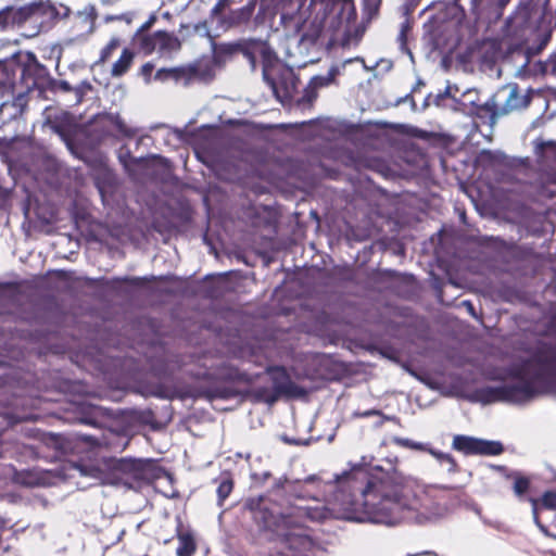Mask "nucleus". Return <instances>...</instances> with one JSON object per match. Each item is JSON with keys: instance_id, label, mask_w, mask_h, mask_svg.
Listing matches in <instances>:
<instances>
[{"instance_id": "37", "label": "nucleus", "mask_w": 556, "mask_h": 556, "mask_svg": "<svg viewBox=\"0 0 556 556\" xmlns=\"http://www.w3.org/2000/svg\"><path fill=\"white\" fill-rule=\"evenodd\" d=\"M228 378L233 381L244 382V383H249V384L252 383V377L249 374L240 371L237 368L230 369V371L228 374Z\"/></svg>"}, {"instance_id": "53", "label": "nucleus", "mask_w": 556, "mask_h": 556, "mask_svg": "<svg viewBox=\"0 0 556 556\" xmlns=\"http://www.w3.org/2000/svg\"><path fill=\"white\" fill-rule=\"evenodd\" d=\"M453 1H454L455 5H458V3H457V2H458V0H453Z\"/></svg>"}, {"instance_id": "36", "label": "nucleus", "mask_w": 556, "mask_h": 556, "mask_svg": "<svg viewBox=\"0 0 556 556\" xmlns=\"http://www.w3.org/2000/svg\"><path fill=\"white\" fill-rule=\"evenodd\" d=\"M318 97V90L308 83L300 100L301 103L312 104Z\"/></svg>"}, {"instance_id": "2", "label": "nucleus", "mask_w": 556, "mask_h": 556, "mask_svg": "<svg viewBox=\"0 0 556 556\" xmlns=\"http://www.w3.org/2000/svg\"><path fill=\"white\" fill-rule=\"evenodd\" d=\"M305 0H281L280 24L289 36L315 42L323 34L342 46L357 43L365 29L356 24L354 0H311L312 21L305 17Z\"/></svg>"}, {"instance_id": "45", "label": "nucleus", "mask_w": 556, "mask_h": 556, "mask_svg": "<svg viewBox=\"0 0 556 556\" xmlns=\"http://www.w3.org/2000/svg\"><path fill=\"white\" fill-rule=\"evenodd\" d=\"M80 440L83 442H86V443L92 445V446H101L102 445V442L92 435H81Z\"/></svg>"}, {"instance_id": "31", "label": "nucleus", "mask_w": 556, "mask_h": 556, "mask_svg": "<svg viewBox=\"0 0 556 556\" xmlns=\"http://www.w3.org/2000/svg\"><path fill=\"white\" fill-rule=\"evenodd\" d=\"M156 278L154 276L148 278V277H122V278H114L112 280V283L121 285V283H127L134 287H143L148 282L154 281Z\"/></svg>"}, {"instance_id": "24", "label": "nucleus", "mask_w": 556, "mask_h": 556, "mask_svg": "<svg viewBox=\"0 0 556 556\" xmlns=\"http://www.w3.org/2000/svg\"><path fill=\"white\" fill-rule=\"evenodd\" d=\"M364 18L368 22L378 16L382 0H361Z\"/></svg>"}, {"instance_id": "30", "label": "nucleus", "mask_w": 556, "mask_h": 556, "mask_svg": "<svg viewBox=\"0 0 556 556\" xmlns=\"http://www.w3.org/2000/svg\"><path fill=\"white\" fill-rule=\"evenodd\" d=\"M412 30V22L409 18H405V21L401 25L400 33L397 35V42L400 46V49L403 52H409L407 42H408V35Z\"/></svg>"}, {"instance_id": "10", "label": "nucleus", "mask_w": 556, "mask_h": 556, "mask_svg": "<svg viewBox=\"0 0 556 556\" xmlns=\"http://www.w3.org/2000/svg\"><path fill=\"white\" fill-rule=\"evenodd\" d=\"M264 78L271 88L273 93L277 100L280 102H286L292 99L293 91L295 89L292 73L288 72L278 76L277 78H274L269 77L267 73L264 72Z\"/></svg>"}, {"instance_id": "23", "label": "nucleus", "mask_w": 556, "mask_h": 556, "mask_svg": "<svg viewBox=\"0 0 556 556\" xmlns=\"http://www.w3.org/2000/svg\"><path fill=\"white\" fill-rule=\"evenodd\" d=\"M340 74V70L338 66H331L327 73V75L321 76L317 75L312 77L309 84H312L317 90L324 87H328L331 84L336 83L337 76Z\"/></svg>"}, {"instance_id": "18", "label": "nucleus", "mask_w": 556, "mask_h": 556, "mask_svg": "<svg viewBox=\"0 0 556 556\" xmlns=\"http://www.w3.org/2000/svg\"><path fill=\"white\" fill-rule=\"evenodd\" d=\"M94 182L100 193L103 194L106 188L115 184V177L111 169L101 164L94 174Z\"/></svg>"}, {"instance_id": "34", "label": "nucleus", "mask_w": 556, "mask_h": 556, "mask_svg": "<svg viewBox=\"0 0 556 556\" xmlns=\"http://www.w3.org/2000/svg\"><path fill=\"white\" fill-rule=\"evenodd\" d=\"M140 47L147 52L152 53L157 48V39L155 33L153 35H144L140 38Z\"/></svg>"}, {"instance_id": "15", "label": "nucleus", "mask_w": 556, "mask_h": 556, "mask_svg": "<svg viewBox=\"0 0 556 556\" xmlns=\"http://www.w3.org/2000/svg\"><path fill=\"white\" fill-rule=\"evenodd\" d=\"M480 439L456 434L453 438L452 447L453 450L460 452L465 455H478Z\"/></svg>"}, {"instance_id": "1", "label": "nucleus", "mask_w": 556, "mask_h": 556, "mask_svg": "<svg viewBox=\"0 0 556 556\" xmlns=\"http://www.w3.org/2000/svg\"><path fill=\"white\" fill-rule=\"evenodd\" d=\"M338 484L336 498L348 518L358 521L395 525L404 510L416 509L419 503L416 483L396 469H356L339 478Z\"/></svg>"}, {"instance_id": "13", "label": "nucleus", "mask_w": 556, "mask_h": 556, "mask_svg": "<svg viewBox=\"0 0 556 556\" xmlns=\"http://www.w3.org/2000/svg\"><path fill=\"white\" fill-rule=\"evenodd\" d=\"M105 416L104 409L97 405L81 404L79 406L80 424L91 426L94 428L101 427V419Z\"/></svg>"}, {"instance_id": "25", "label": "nucleus", "mask_w": 556, "mask_h": 556, "mask_svg": "<svg viewBox=\"0 0 556 556\" xmlns=\"http://www.w3.org/2000/svg\"><path fill=\"white\" fill-rule=\"evenodd\" d=\"M253 9V5L248 4L236 11H232L229 16V23L231 25L247 23L252 16Z\"/></svg>"}, {"instance_id": "29", "label": "nucleus", "mask_w": 556, "mask_h": 556, "mask_svg": "<svg viewBox=\"0 0 556 556\" xmlns=\"http://www.w3.org/2000/svg\"><path fill=\"white\" fill-rule=\"evenodd\" d=\"M530 484L531 482L528 477L520 473L514 475L513 490L518 497L521 498L529 491Z\"/></svg>"}, {"instance_id": "35", "label": "nucleus", "mask_w": 556, "mask_h": 556, "mask_svg": "<svg viewBox=\"0 0 556 556\" xmlns=\"http://www.w3.org/2000/svg\"><path fill=\"white\" fill-rule=\"evenodd\" d=\"M421 0H404L400 7V11L405 18H410Z\"/></svg>"}, {"instance_id": "11", "label": "nucleus", "mask_w": 556, "mask_h": 556, "mask_svg": "<svg viewBox=\"0 0 556 556\" xmlns=\"http://www.w3.org/2000/svg\"><path fill=\"white\" fill-rule=\"evenodd\" d=\"M176 536L178 539L177 556H193L197 552V542L193 533L185 529L184 523L178 519L176 527Z\"/></svg>"}, {"instance_id": "7", "label": "nucleus", "mask_w": 556, "mask_h": 556, "mask_svg": "<svg viewBox=\"0 0 556 556\" xmlns=\"http://www.w3.org/2000/svg\"><path fill=\"white\" fill-rule=\"evenodd\" d=\"M18 72L21 81L28 90L38 88L49 75L47 67L39 63L34 53L27 54V59L20 65Z\"/></svg>"}, {"instance_id": "16", "label": "nucleus", "mask_w": 556, "mask_h": 556, "mask_svg": "<svg viewBox=\"0 0 556 556\" xmlns=\"http://www.w3.org/2000/svg\"><path fill=\"white\" fill-rule=\"evenodd\" d=\"M134 59H135V52L131 49H129V48L123 49L122 54L119 55L118 60L116 62H114L112 65L111 75L113 77H121V76L125 75L129 71V68L134 62Z\"/></svg>"}, {"instance_id": "47", "label": "nucleus", "mask_w": 556, "mask_h": 556, "mask_svg": "<svg viewBox=\"0 0 556 556\" xmlns=\"http://www.w3.org/2000/svg\"><path fill=\"white\" fill-rule=\"evenodd\" d=\"M58 86H59V89L64 92H70L73 90L72 86L66 80H60Z\"/></svg>"}, {"instance_id": "41", "label": "nucleus", "mask_w": 556, "mask_h": 556, "mask_svg": "<svg viewBox=\"0 0 556 556\" xmlns=\"http://www.w3.org/2000/svg\"><path fill=\"white\" fill-rule=\"evenodd\" d=\"M153 71L154 65L151 62H147L141 66L140 73L147 80H150Z\"/></svg>"}, {"instance_id": "8", "label": "nucleus", "mask_w": 556, "mask_h": 556, "mask_svg": "<svg viewBox=\"0 0 556 556\" xmlns=\"http://www.w3.org/2000/svg\"><path fill=\"white\" fill-rule=\"evenodd\" d=\"M509 2L510 0H471L470 12L476 21L496 22L501 20Z\"/></svg>"}, {"instance_id": "17", "label": "nucleus", "mask_w": 556, "mask_h": 556, "mask_svg": "<svg viewBox=\"0 0 556 556\" xmlns=\"http://www.w3.org/2000/svg\"><path fill=\"white\" fill-rule=\"evenodd\" d=\"M295 520L302 518H307L312 521H323L328 517V509L324 506L321 507H298L294 511L291 513Z\"/></svg>"}, {"instance_id": "6", "label": "nucleus", "mask_w": 556, "mask_h": 556, "mask_svg": "<svg viewBox=\"0 0 556 556\" xmlns=\"http://www.w3.org/2000/svg\"><path fill=\"white\" fill-rule=\"evenodd\" d=\"M112 469L118 481L129 484L130 481L146 480L150 464L142 459L121 458L114 463Z\"/></svg>"}, {"instance_id": "33", "label": "nucleus", "mask_w": 556, "mask_h": 556, "mask_svg": "<svg viewBox=\"0 0 556 556\" xmlns=\"http://www.w3.org/2000/svg\"><path fill=\"white\" fill-rule=\"evenodd\" d=\"M238 47H239V40H237L235 42H224V43H219L216 47L215 51H216L217 55H219V56H222V55L230 56V55L238 53Z\"/></svg>"}, {"instance_id": "20", "label": "nucleus", "mask_w": 556, "mask_h": 556, "mask_svg": "<svg viewBox=\"0 0 556 556\" xmlns=\"http://www.w3.org/2000/svg\"><path fill=\"white\" fill-rule=\"evenodd\" d=\"M106 119L122 137L130 139L137 135V129L128 126L119 114H108Z\"/></svg>"}, {"instance_id": "43", "label": "nucleus", "mask_w": 556, "mask_h": 556, "mask_svg": "<svg viewBox=\"0 0 556 556\" xmlns=\"http://www.w3.org/2000/svg\"><path fill=\"white\" fill-rule=\"evenodd\" d=\"M156 22V16L154 14L150 15V17L140 26L138 29V34L148 31Z\"/></svg>"}, {"instance_id": "19", "label": "nucleus", "mask_w": 556, "mask_h": 556, "mask_svg": "<svg viewBox=\"0 0 556 556\" xmlns=\"http://www.w3.org/2000/svg\"><path fill=\"white\" fill-rule=\"evenodd\" d=\"M217 481H218V485H217V490H216L217 506L223 507L225 501L228 498V496L231 494V492L233 490L235 482H233V479L231 478L230 473H228V472L225 473L224 476H222Z\"/></svg>"}, {"instance_id": "46", "label": "nucleus", "mask_w": 556, "mask_h": 556, "mask_svg": "<svg viewBox=\"0 0 556 556\" xmlns=\"http://www.w3.org/2000/svg\"><path fill=\"white\" fill-rule=\"evenodd\" d=\"M547 67L549 68L552 74H556V54L548 59Z\"/></svg>"}, {"instance_id": "3", "label": "nucleus", "mask_w": 556, "mask_h": 556, "mask_svg": "<svg viewBox=\"0 0 556 556\" xmlns=\"http://www.w3.org/2000/svg\"><path fill=\"white\" fill-rule=\"evenodd\" d=\"M508 376L517 382L477 389L476 400L482 404L526 403L540 394L556 392V344H543L530 358L511 367Z\"/></svg>"}, {"instance_id": "39", "label": "nucleus", "mask_w": 556, "mask_h": 556, "mask_svg": "<svg viewBox=\"0 0 556 556\" xmlns=\"http://www.w3.org/2000/svg\"><path fill=\"white\" fill-rule=\"evenodd\" d=\"M476 114L478 116H489L491 118V121L493 122L496 116V111H495L494 106H491L489 104H483V105H477Z\"/></svg>"}, {"instance_id": "28", "label": "nucleus", "mask_w": 556, "mask_h": 556, "mask_svg": "<svg viewBox=\"0 0 556 556\" xmlns=\"http://www.w3.org/2000/svg\"><path fill=\"white\" fill-rule=\"evenodd\" d=\"M121 46V40L116 37L111 38V40L108 42L105 47L102 48L100 52L99 60L96 62V64H104L108 62L112 54L115 52L117 48Z\"/></svg>"}, {"instance_id": "52", "label": "nucleus", "mask_w": 556, "mask_h": 556, "mask_svg": "<svg viewBox=\"0 0 556 556\" xmlns=\"http://www.w3.org/2000/svg\"><path fill=\"white\" fill-rule=\"evenodd\" d=\"M294 556H309L307 553L303 555H294Z\"/></svg>"}, {"instance_id": "9", "label": "nucleus", "mask_w": 556, "mask_h": 556, "mask_svg": "<svg viewBox=\"0 0 556 556\" xmlns=\"http://www.w3.org/2000/svg\"><path fill=\"white\" fill-rule=\"evenodd\" d=\"M200 77L199 67L194 64L185 66H177L170 68H160L154 75V79L157 81L174 80L176 83L182 81L184 85L188 86L193 80Z\"/></svg>"}, {"instance_id": "51", "label": "nucleus", "mask_w": 556, "mask_h": 556, "mask_svg": "<svg viewBox=\"0 0 556 556\" xmlns=\"http://www.w3.org/2000/svg\"><path fill=\"white\" fill-rule=\"evenodd\" d=\"M439 21H440V17H439L438 15H434V16L431 18L430 23L435 24V23H437V22H439Z\"/></svg>"}, {"instance_id": "21", "label": "nucleus", "mask_w": 556, "mask_h": 556, "mask_svg": "<svg viewBox=\"0 0 556 556\" xmlns=\"http://www.w3.org/2000/svg\"><path fill=\"white\" fill-rule=\"evenodd\" d=\"M533 513L536 515L539 508L556 510V491H546L540 500L530 498Z\"/></svg>"}, {"instance_id": "32", "label": "nucleus", "mask_w": 556, "mask_h": 556, "mask_svg": "<svg viewBox=\"0 0 556 556\" xmlns=\"http://www.w3.org/2000/svg\"><path fill=\"white\" fill-rule=\"evenodd\" d=\"M15 17L13 14V7H5L0 10V28L7 29L9 27H15Z\"/></svg>"}, {"instance_id": "26", "label": "nucleus", "mask_w": 556, "mask_h": 556, "mask_svg": "<svg viewBox=\"0 0 556 556\" xmlns=\"http://www.w3.org/2000/svg\"><path fill=\"white\" fill-rule=\"evenodd\" d=\"M504 451V447L501 442L497 441H486L480 439L479 441V452L478 455H500Z\"/></svg>"}, {"instance_id": "40", "label": "nucleus", "mask_w": 556, "mask_h": 556, "mask_svg": "<svg viewBox=\"0 0 556 556\" xmlns=\"http://www.w3.org/2000/svg\"><path fill=\"white\" fill-rule=\"evenodd\" d=\"M45 443L48 446H52L56 451L62 450V438L60 435L49 434L48 437L45 438Z\"/></svg>"}, {"instance_id": "38", "label": "nucleus", "mask_w": 556, "mask_h": 556, "mask_svg": "<svg viewBox=\"0 0 556 556\" xmlns=\"http://www.w3.org/2000/svg\"><path fill=\"white\" fill-rule=\"evenodd\" d=\"M437 457L441 462H445L446 464H448V466H450L448 471H451V472L459 471V466H458L456 459L451 454L439 453V454H437Z\"/></svg>"}, {"instance_id": "50", "label": "nucleus", "mask_w": 556, "mask_h": 556, "mask_svg": "<svg viewBox=\"0 0 556 556\" xmlns=\"http://www.w3.org/2000/svg\"><path fill=\"white\" fill-rule=\"evenodd\" d=\"M401 443L404 445V446H413V444L409 442V440L405 439V440H401Z\"/></svg>"}, {"instance_id": "44", "label": "nucleus", "mask_w": 556, "mask_h": 556, "mask_svg": "<svg viewBox=\"0 0 556 556\" xmlns=\"http://www.w3.org/2000/svg\"><path fill=\"white\" fill-rule=\"evenodd\" d=\"M227 7V0H218L217 3L212 9V14L218 15L223 13L225 8Z\"/></svg>"}, {"instance_id": "49", "label": "nucleus", "mask_w": 556, "mask_h": 556, "mask_svg": "<svg viewBox=\"0 0 556 556\" xmlns=\"http://www.w3.org/2000/svg\"><path fill=\"white\" fill-rule=\"evenodd\" d=\"M1 286L4 288H8V289H16L17 288V285L14 282H5V283H2Z\"/></svg>"}, {"instance_id": "48", "label": "nucleus", "mask_w": 556, "mask_h": 556, "mask_svg": "<svg viewBox=\"0 0 556 556\" xmlns=\"http://www.w3.org/2000/svg\"><path fill=\"white\" fill-rule=\"evenodd\" d=\"M463 305L466 306L468 308V312L472 315V316H476V312H475V307L472 305V303L470 301H463Z\"/></svg>"}, {"instance_id": "12", "label": "nucleus", "mask_w": 556, "mask_h": 556, "mask_svg": "<svg viewBox=\"0 0 556 556\" xmlns=\"http://www.w3.org/2000/svg\"><path fill=\"white\" fill-rule=\"evenodd\" d=\"M20 64L0 63V93H14Z\"/></svg>"}, {"instance_id": "14", "label": "nucleus", "mask_w": 556, "mask_h": 556, "mask_svg": "<svg viewBox=\"0 0 556 556\" xmlns=\"http://www.w3.org/2000/svg\"><path fill=\"white\" fill-rule=\"evenodd\" d=\"M157 39V49L161 53L177 52L181 49L180 39L173 33L166 30L155 31Z\"/></svg>"}, {"instance_id": "42", "label": "nucleus", "mask_w": 556, "mask_h": 556, "mask_svg": "<svg viewBox=\"0 0 556 556\" xmlns=\"http://www.w3.org/2000/svg\"><path fill=\"white\" fill-rule=\"evenodd\" d=\"M378 415H381V412L378 409H368V410H364V412L356 410L353 413V417H356V418H366V417L378 416Z\"/></svg>"}, {"instance_id": "27", "label": "nucleus", "mask_w": 556, "mask_h": 556, "mask_svg": "<svg viewBox=\"0 0 556 556\" xmlns=\"http://www.w3.org/2000/svg\"><path fill=\"white\" fill-rule=\"evenodd\" d=\"M257 42L252 39H240L239 40V47H238V53H242L252 64L255 63Z\"/></svg>"}, {"instance_id": "5", "label": "nucleus", "mask_w": 556, "mask_h": 556, "mask_svg": "<svg viewBox=\"0 0 556 556\" xmlns=\"http://www.w3.org/2000/svg\"><path fill=\"white\" fill-rule=\"evenodd\" d=\"M265 375L270 386H255L248 392L250 400L254 403L271 406L279 400L302 399L307 395L306 389L295 383L283 366H268Z\"/></svg>"}, {"instance_id": "4", "label": "nucleus", "mask_w": 556, "mask_h": 556, "mask_svg": "<svg viewBox=\"0 0 556 556\" xmlns=\"http://www.w3.org/2000/svg\"><path fill=\"white\" fill-rule=\"evenodd\" d=\"M247 507L252 511L255 523L263 530L268 531L280 540L289 556L303 555L313 546L311 538L303 533H295L293 528L301 527L292 514H283L275 509L263 497H252L247 502Z\"/></svg>"}, {"instance_id": "22", "label": "nucleus", "mask_w": 556, "mask_h": 556, "mask_svg": "<svg viewBox=\"0 0 556 556\" xmlns=\"http://www.w3.org/2000/svg\"><path fill=\"white\" fill-rule=\"evenodd\" d=\"M40 11V7L37 4H27L20 8L13 7V14L15 17L16 26H22L25 22L30 20Z\"/></svg>"}]
</instances>
